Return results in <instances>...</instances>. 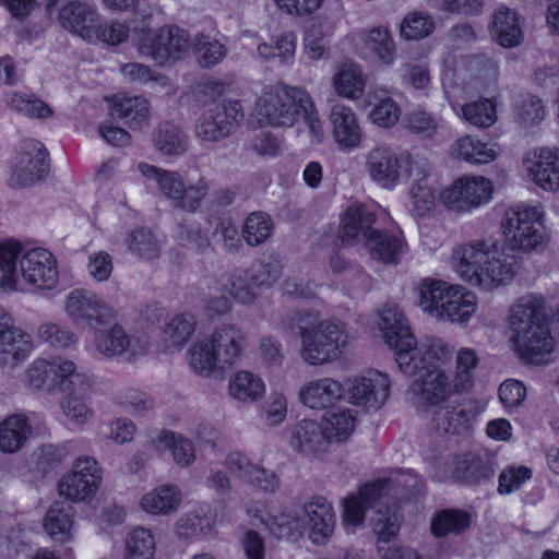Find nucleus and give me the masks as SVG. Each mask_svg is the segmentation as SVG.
I'll list each match as a JSON object with an SVG mask.
<instances>
[{
  "mask_svg": "<svg viewBox=\"0 0 559 559\" xmlns=\"http://www.w3.org/2000/svg\"><path fill=\"white\" fill-rule=\"evenodd\" d=\"M451 348L440 338L426 337L419 342V347L413 354H400L399 369L415 380L409 392L420 406H437L453 394H460L462 381H455L452 374L440 365L451 359Z\"/></svg>",
  "mask_w": 559,
  "mask_h": 559,
  "instance_id": "obj_1",
  "label": "nucleus"
},
{
  "mask_svg": "<svg viewBox=\"0 0 559 559\" xmlns=\"http://www.w3.org/2000/svg\"><path fill=\"white\" fill-rule=\"evenodd\" d=\"M516 260L506 254L492 239L457 246L452 251V267L465 282L491 290L515 275Z\"/></svg>",
  "mask_w": 559,
  "mask_h": 559,
  "instance_id": "obj_2",
  "label": "nucleus"
},
{
  "mask_svg": "<svg viewBox=\"0 0 559 559\" xmlns=\"http://www.w3.org/2000/svg\"><path fill=\"white\" fill-rule=\"evenodd\" d=\"M510 326L515 350L531 364H540L549 355L555 341L543 297L527 295L520 298L510 309Z\"/></svg>",
  "mask_w": 559,
  "mask_h": 559,
  "instance_id": "obj_3",
  "label": "nucleus"
},
{
  "mask_svg": "<svg viewBox=\"0 0 559 559\" xmlns=\"http://www.w3.org/2000/svg\"><path fill=\"white\" fill-rule=\"evenodd\" d=\"M289 331L299 330L300 357L309 366H323L338 359L349 343V334L343 322L323 320L314 323L308 312H293L282 321Z\"/></svg>",
  "mask_w": 559,
  "mask_h": 559,
  "instance_id": "obj_4",
  "label": "nucleus"
},
{
  "mask_svg": "<svg viewBox=\"0 0 559 559\" xmlns=\"http://www.w3.org/2000/svg\"><path fill=\"white\" fill-rule=\"evenodd\" d=\"M246 347V335L234 324H224L194 342L188 350L191 369L201 377L222 374L236 365Z\"/></svg>",
  "mask_w": 559,
  "mask_h": 559,
  "instance_id": "obj_5",
  "label": "nucleus"
},
{
  "mask_svg": "<svg viewBox=\"0 0 559 559\" xmlns=\"http://www.w3.org/2000/svg\"><path fill=\"white\" fill-rule=\"evenodd\" d=\"M138 170L144 178L156 182L158 191L173 207L187 213H194L200 209L211 188L205 177L187 183L178 171L163 169L147 163H140Z\"/></svg>",
  "mask_w": 559,
  "mask_h": 559,
  "instance_id": "obj_6",
  "label": "nucleus"
},
{
  "mask_svg": "<svg viewBox=\"0 0 559 559\" xmlns=\"http://www.w3.org/2000/svg\"><path fill=\"white\" fill-rule=\"evenodd\" d=\"M544 211L539 205H521L504 212L501 229L508 248L530 252L544 241Z\"/></svg>",
  "mask_w": 559,
  "mask_h": 559,
  "instance_id": "obj_7",
  "label": "nucleus"
},
{
  "mask_svg": "<svg viewBox=\"0 0 559 559\" xmlns=\"http://www.w3.org/2000/svg\"><path fill=\"white\" fill-rule=\"evenodd\" d=\"M308 92L297 86L266 87L255 102L259 122L273 127L290 128L299 119L300 107L307 103Z\"/></svg>",
  "mask_w": 559,
  "mask_h": 559,
  "instance_id": "obj_8",
  "label": "nucleus"
},
{
  "mask_svg": "<svg viewBox=\"0 0 559 559\" xmlns=\"http://www.w3.org/2000/svg\"><path fill=\"white\" fill-rule=\"evenodd\" d=\"M63 311L76 326L96 330L115 317L114 308L97 293L75 288L64 298Z\"/></svg>",
  "mask_w": 559,
  "mask_h": 559,
  "instance_id": "obj_9",
  "label": "nucleus"
},
{
  "mask_svg": "<svg viewBox=\"0 0 559 559\" xmlns=\"http://www.w3.org/2000/svg\"><path fill=\"white\" fill-rule=\"evenodd\" d=\"M243 118L237 100L214 104L195 120V138L203 143H218L233 134Z\"/></svg>",
  "mask_w": 559,
  "mask_h": 559,
  "instance_id": "obj_10",
  "label": "nucleus"
},
{
  "mask_svg": "<svg viewBox=\"0 0 559 559\" xmlns=\"http://www.w3.org/2000/svg\"><path fill=\"white\" fill-rule=\"evenodd\" d=\"M190 35L177 26H164L154 33H147L138 43V50L158 64L168 60L182 59L192 49Z\"/></svg>",
  "mask_w": 559,
  "mask_h": 559,
  "instance_id": "obj_11",
  "label": "nucleus"
},
{
  "mask_svg": "<svg viewBox=\"0 0 559 559\" xmlns=\"http://www.w3.org/2000/svg\"><path fill=\"white\" fill-rule=\"evenodd\" d=\"M492 183L483 176H463L440 193V201L454 212H468L491 200Z\"/></svg>",
  "mask_w": 559,
  "mask_h": 559,
  "instance_id": "obj_12",
  "label": "nucleus"
},
{
  "mask_svg": "<svg viewBox=\"0 0 559 559\" xmlns=\"http://www.w3.org/2000/svg\"><path fill=\"white\" fill-rule=\"evenodd\" d=\"M483 412L480 403L472 397L452 401L433 412L430 427L438 435H465Z\"/></svg>",
  "mask_w": 559,
  "mask_h": 559,
  "instance_id": "obj_13",
  "label": "nucleus"
},
{
  "mask_svg": "<svg viewBox=\"0 0 559 559\" xmlns=\"http://www.w3.org/2000/svg\"><path fill=\"white\" fill-rule=\"evenodd\" d=\"M390 386L389 376L378 370H369L346 381L349 402L367 411H378L385 404Z\"/></svg>",
  "mask_w": 559,
  "mask_h": 559,
  "instance_id": "obj_14",
  "label": "nucleus"
},
{
  "mask_svg": "<svg viewBox=\"0 0 559 559\" xmlns=\"http://www.w3.org/2000/svg\"><path fill=\"white\" fill-rule=\"evenodd\" d=\"M49 170L48 152L34 140L26 141L15 156L9 177L12 187H29L40 181Z\"/></svg>",
  "mask_w": 559,
  "mask_h": 559,
  "instance_id": "obj_15",
  "label": "nucleus"
},
{
  "mask_svg": "<svg viewBox=\"0 0 559 559\" xmlns=\"http://www.w3.org/2000/svg\"><path fill=\"white\" fill-rule=\"evenodd\" d=\"M102 483V468L92 457L78 459L72 471L58 484L60 496L73 502L84 501L95 495Z\"/></svg>",
  "mask_w": 559,
  "mask_h": 559,
  "instance_id": "obj_16",
  "label": "nucleus"
},
{
  "mask_svg": "<svg viewBox=\"0 0 559 559\" xmlns=\"http://www.w3.org/2000/svg\"><path fill=\"white\" fill-rule=\"evenodd\" d=\"M20 273L26 284L38 290H51L59 281L57 260L44 248H34L22 254Z\"/></svg>",
  "mask_w": 559,
  "mask_h": 559,
  "instance_id": "obj_17",
  "label": "nucleus"
},
{
  "mask_svg": "<svg viewBox=\"0 0 559 559\" xmlns=\"http://www.w3.org/2000/svg\"><path fill=\"white\" fill-rule=\"evenodd\" d=\"M498 468L496 453L487 450L466 452L453 456L451 476L455 481L479 485L491 480Z\"/></svg>",
  "mask_w": 559,
  "mask_h": 559,
  "instance_id": "obj_18",
  "label": "nucleus"
},
{
  "mask_svg": "<svg viewBox=\"0 0 559 559\" xmlns=\"http://www.w3.org/2000/svg\"><path fill=\"white\" fill-rule=\"evenodd\" d=\"M408 171L413 179L409 190L413 211L417 216L425 217L433 211L437 201L438 187L432 167L427 159L416 157L411 160Z\"/></svg>",
  "mask_w": 559,
  "mask_h": 559,
  "instance_id": "obj_19",
  "label": "nucleus"
},
{
  "mask_svg": "<svg viewBox=\"0 0 559 559\" xmlns=\"http://www.w3.org/2000/svg\"><path fill=\"white\" fill-rule=\"evenodd\" d=\"M379 328L384 342L394 352L396 362L400 354L409 355L413 354L415 348L419 347V343L405 323V318L393 306H386L381 310Z\"/></svg>",
  "mask_w": 559,
  "mask_h": 559,
  "instance_id": "obj_20",
  "label": "nucleus"
},
{
  "mask_svg": "<svg viewBox=\"0 0 559 559\" xmlns=\"http://www.w3.org/2000/svg\"><path fill=\"white\" fill-rule=\"evenodd\" d=\"M302 521L309 530V539L316 545L330 540L336 523L332 504L323 497H313L304 504Z\"/></svg>",
  "mask_w": 559,
  "mask_h": 559,
  "instance_id": "obj_21",
  "label": "nucleus"
},
{
  "mask_svg": "<svg viewBox=\"0 0 559 559\" xmlns=\"http://www.w3.org/2000/svg\"><path fill=\"white\" fill-rule=\"evenodd\" d=\"M365 169L373 182L385 189L394 188L401 177L400 159L385 144L376 145L366 154Z\"/></svg>",
  "mask_w": 559,
  "mask_h": 559,
  "instance_id": "obj_22",
  "label": "nucleus"
},
{
  "mask_svg": "<svg viewBox=\"0 0 559 559\" xmlns=\"http://www.w3.org/2000/svg\"><path fill=\"white\" fill-rule=\"evenodd\" d=\"M329 123L332 139L341 151H352L360 146L364 132L350 107L334 105L329 115Z\"/></svg>",
  "mask_w": 559,
  "mask_h": 559,
  "instance_id": "obj_23",
  "label": "nucleus"
},
{
  "mask_svg": "<svg viewBox=\"0 0 559 559\" xmlns=\"http://www.w3.org/2000/svg\"><path fill=\"white\" fill-rule=\"evenodd\" d=\"M98 19L96 9L83 1H71L64 4L58 13V21L64 29L88 43L96 41Z\"/></svg>",
  "mask_w": 559,
  "mask_h": 559,
  "instance_id": "obj_24",
  "label": "nucleus"
},
{
  "mask_svg": "<svg viewBox=\"0 0 559 559\" xmlns=\"http://www.w3.org/2000/svg\"><path fill=\"white\" fill-rule=\"evenodd\" d=\"M34 349L32 336L16 323L0 337V370L11 373Z\"/></svg>",
  "mask_w": 559,
  "mask_h": 559,
  "instance_id": "obj_25",
  "label": "nucleus"
},
{
  "mask_svg": "<svg viewBox=\"0 0 559 559\" xmlns=\"http://www.w3.org/2000/svg\"><path fill=\"white\" fill-rule=\"evenodd\" d=\"M94 345L96 350L106 358L126 356L129 360L144 353V347L136 348L135 342L120 324L106 330H95Z\"/></svg>",
  "mask_w": 559,
  "mask_h": 559,
  "instance_id": "obj_26",
  "label": "nucleus"
},
{
  "mask_svg": "<svg viewBox=\"0 0 559 559\" xmlns=\"http://www.w3.org/2000/svg\"><path fill=\"white\" fill-rule=\"evenodd\" d=\"M401 524V515L394 510L390 514L378 512L376 532L378 534V552L382 559H420L412 548L391 546L390 540L396 536Z\"/></svg>",
  "mask_w": 559,
  "mask_h": 559,
  "instance_id": "obj_27",
  "label": "nucleus"
},
{
  "mask_svg": "<svg viewBox=\"0 0 559 559\" xmlns=\"http://www.w3.org/2000/svg\"><path fill=\"white\" fill-rule=\"evenodd\" d=\"M343 394V384L325 377L305 383L299 391V400L311 409H325L341 401Z\"/></svg>",
  "mask_w": 559,
  "mask_h": 559,
  "instance_id": "obj_28",
  "label": "nucleus"
},
{
  "mask_svg": "<svg viewBox=\"0 0 559 559\" xmlns=\"http://www.w3.org/2000/svg\"><path fill=\"white\" fill-rule=\"evenodd\" d=\"M534 160L527 167L536 186L548 192L559 191V150L539 147L534 151Z\"/></svg>",
  "mask_w": 559,
  "mask_h": 559,
  "instance_id": "obj_29",
  "label": "nucleus"
},
{
  "mask_svg": "<svg viewBox=\"0 0 559 559\" xmlns=\"http://www.w3.org/2000/svg\"><path fill=\"white\" fill-rule=\"evenodd\" d=\"M225 463L231 473L259 490L274 491L278 487V478L275 473L260 465L252 464L241 453H230L226 457Z\"/></svg>",
  "mask_w": 559,
  "mask_h": 559,
  "instance_id": "obj_30",
  "label": "nucleus"
},
{
  "mask_svg": "<svg viewBox=\"0 0 559 559\" xmlns=\"http://www.w3.org/2000/svg\"><path fill=\"white\" fill-rule=\"evenodd\" d=\"M491 33L502 47L511 48L523 39L522 19L512 9L500 5L492 14Z\"/></svg>",
  "mask_w": 559,
  "mask_h": 559,
  "instance_id": "obj_31",
  "label": "nucleus"
},
{
  "mask_svg": "<svg viewBox=\"0 0 559 559\" xmlns=\"http://www.w3.org/2000/svg\"><path fill=\"white\" fill-rule=\"evenodd\" d=\"M376 221V215L365 205H350L342 221L341 239L345 243H352L359 240L360 237L367 241L376 229L371 226Z\"/></svg>",
  "mask_w": 559,
  "mask_h": 559,
  "instance_id": "obj_32",
  "label": "nucleus"
},
{
  "mask_svg": "<svg viewBox=\"0 0 559 559\" xmlns=\"http://www.w3.org/2000/svg\"><path fill=\"white\" fill-rule=\"evenodd\" d=\"M380 499V488L372 483L362 486L357 495L348 496L344 500V524L353 528L360 525L365 521L366 511Z\"/></svg>",
  "mask_w": 559,
  "mask_h": 559,
  "instance_id": "obj_33",
  "label": "nucleus"
},
{
  "mask_svg": "<svg viewBox=\"0 0 559 559\" xmlns=\"http://www.w3.org/2000/svg\"><path fill=\"white\" fill-rule=\"evenodd\" d=\"M114 118H119L131 129H141L148 124L150 104L142 96L114 98L110 109Z\"/></svg>",
  "mask_w": 559,
  "mask_h": 559,
  "instance_id": "obj_34",
  "label": "nucleus"
},
{
  "mask_svg": "<svg viewBox=\"0 0 559 559\" xmlns=\"http://www.w3.org/2000/svg\"><path fill=\"white\" fill-rule=\"evenodd\" d=\"M181 491L174 485L159 486L142 496L141 509L152 515H168L181 503Z\"/></svg>",
  "mask_w": 559,
  "mask_h": 559,
  "instance_id": "obj_35",
  "label": "nucleus"
},
{
  "mask_svg": "<svg viewBox=\"0 0 559 559\" xmlns=\"http://www.w3.org/2000/svg\"><path fill=\"white\" fill-rule=\"evenodd\" d=\"M451 153L454 157L471 164H488L498 157L499 150L496 144L464 135L453 143Z\"/></svg>",
  "mask_w": 559,
  "mask_h": 559,
  "instance_id": "obj_36",
  "label": "nucleus"
},
{
  "mask_svg": "<svg viewBox=\"0 0 559 559\" xmlns=\"http://www.w3.org/2000/svg\"><path fill=\"white\" fill-rule=\"evenodd\" d=\"M326 442L322 427L314 420H300L292 431V447L305 454L324 451Z\"/></svg>",
  "mask_w": 559,
  "mask_h": 559,
  "instance_id": "obj_37",
  "label": "nucleus"
},
{
  "mask_svg": "<svg viewBox=\"0 0 559 559\" xmlns=\"http://www.w3.org/2000/svg\"><path fill=\"white\" fill-rule=\"evenodd\" d=\"M454 286L438 280L426 278L419 287V306L430 316L440 319Z\"/></svg>",
  "mask_w": 559,
  "mask_h": 559,
  "instance_id": "obj_38",
  "label": "nucleus"
},
{
  "mask_svg": "<svg viewBox=\"0 0 559 559\" xmlns=\"http://www.w3.org/2000/svg\"><path fill=\"white\" fill-rule=\"evenodd\" d=\"M32 433L28 419L21 414H14L0 423V450L13 453L20 450Z\"/></svg>",
  "mask_w": 559,
  "mask_h": 559,
  "instance_id": "obj_39",
  "label": "nucleus"
},
{
  "mask_svg": "<svg viewBox=\"0 0 559 559\" xmlns=\"http://www.w3.org/2000/svg\"><path fill=\"white\" fill-rule=\"evenodd\" d=\"M197 319L189 312L174 316L163 328V343L167 349H181L195 331Z\"/></svg>",
  "mask_w": 559,
  "mask_h": 559,
  "instance_id": "obj_40",
  "label": "nucleus"
},
{
  "mask_svg": "<svg viewBox=\"0 0 559 559\" xmlns=\"http://www.w3.org/2000/svg\"><path fill=\"white\" fill-rule=\"evenodd\" d=\"M254 288L257 287L251 283L245 270L223 274L215 280L216 290H227L229 296L243 305H250L257 300L258 294Z\"/></svg>",
  "mask_w": 559,
  "mask_h": 559,
  "instance_id": "obj_41",
  "label": "nucleus"
},
{
  "mask_svg": "<svg viewBox=\"0 0 559 559\" xmlns=\"http://www.w3.org/2000/svg\"><path fill=\"white\" fill-rule=\"evenodd\" d=\"M73 514L71 507L63 502H55L44 520V528L56 542L66 543L72 538Z\"/></svg>",
  "mask_w": 559,
  "mask_h": 559,
  "instance_id": "obj_42",
  "label": "nucleus"
},
{
  "mask_svg": "<svg viewBox=\"0 0 559 559\" xmlns=\"http://www.w3.org/2000/svg\"><path fill=\"white\" fill-rule=\"evenodd\" d=\"M367 238L366 246L372 259L383 263H397L405 249V243L397 237L374 230Z\"/></svg>",
  "mask_w": 559,
  "mask_h": 559,
  "instance_id": "obj_43",
  "label": "nucleus"
},
{
  "mask_svg": "<svg viewBox=\"0 0 559 559\" xmlns=\"http://www.w3.org/2000/svg\"><path fill=\"white\" fill-rule=\"evenodd\" d=\"M476 308L475 294L462 286H454L450 298L445 300V308L441 320L465 323L475 313Z\"/></svg>",
  "mask_w": 559,
  "mask_h": 559,
  "instance_id": "obj_44",
  "label": "nucleus"
},
{
  "mask_svg": "<svg viewBox=\"0 0 559 559\" xmlns=\"http://www.w3.org/2000/svg\"><path fill=\"white\" fill-rule=\"evenodd\" d=\"M22 252V245L14 239L0 240V288L14 290L19 278L16 261Z\"/></svg>",
  "mask_w": 559,
  "mask_h": 559,
  "instance_id": "obj_45",
  "label": "nucleus"
},
{
  "mask_svg": "<svg viewBox=\"0 0 559 559\" xmlns=\"http://www.w3.org/2000/svg\"><path fill=\"white\" fill-rule=\"evenodd\" d=\"M228 393L240 402H254L265 393L261 378L249 371H238L228 383Z\"/></svg>",
  "mask_w": 559,
  "mask_h": 559,
  "instance_id": "obj_46",
  "label": "nucleus"
},
{
  "mask_svg": "<svg viewBox=\"0 0 559 559\" xmlns=\"http://www.w3.org/2000/svg\"><path fill=\"white\" fill-rule=\"evenodd\" d=\"M451 106L460 117L477 128H489L497 120L496 105L487 98Z\"/></svg>",
  "mask_w": 559,
  "mask_h": 559,
  "instance_id": "obj_47",
  "label": "nucleus"
},
{
  "mask_svg": "<svg viewBox=\"0 0 559 559\" xmlns=\"http://www.w3.org/2000/svg\"><path fill=\"white\" fill-rule=\"evenodd\" d=\"M215 523V514L211 511H203L183 514L177 522L176 533L179 538H198L210 534Z\"/></svg>",
  "mask_w": 559,
  "mask_h": 559,
  "instance_id": "obj_48",
  "label": "nucleus"
},
{
  "mask_svg": "<svg viewBox=\"0 0 559 559\" xmlns=\"http://www.w3.org/2000/svg\"><path fill=\"white\" fill-rule=\"evenodd\" d=\"M380 488V498L392 495L396 498H407L419 491V479L417 474L408 472H399L388 478H381L376 481Z\"/></svg>",
  "mask_w": 559,
  "mask_h": 559,
  "instance_id": "obj_49",
  "label": "nucleus"
},
{
  "mask_svg": "<svg viewBox=\"0 0 559 559\" xmlns=\"http://www.w3.org/2000/svg\"><path fill=\"white\" fill-rule=\"evenodd\" d=\"M157 151L164 155H181L188 148V140L182 130L171 123L160 124L153 138Z\"/></svg>",
  "mask_w": 559,
  "mask_h": 559,
  "instance_id": "obj_50",
  "label": "nucleus"
},
{
  "mask_svg": "<svg viewBox=\"0 0 559 559\" xmlns=\"http://www.w3.org/2000/svg\"><path fill=\"white\" fill-rule=\"evenodd\" d=\"M9 108L28 118L44 119L52 115V109L34 95L9 92L4 95Z\"/></svg>",
  "mask_w": 559,
  "mask_h": 559,
  "instance_id": "obj_51",
  "label": "nucleus"
},
{
  "mask_svg": "<svg viewBox=\"0 0 559 559\" xmlns=\"http://www.w3.org/2000/svg\"><path fill=\"white\" fill-rule=\"evenodd\" d=\"M356 419L350 409H338L324 416L321 426L328 442H341L347 439L355 429Z\"/></svg>",
  "mask_w": 559,
  "mask_h": 559,
  "instance_id": "obj_52",
  "label": "nucleus"
},
{
  "mask_svg": "<svg viewBox=\"0 0 559 559\" xmlns=\"http://www.w3.org/2000/svg\"><path fill=\"white\" fill-rule=\"evenodd\" d=\"M157 442L171 451L175 462L180 466H189L195 461V449L192 442L182 435L169 430H163L157 437Z\"/></svg>",
  "mask_w": 559,
  "mask_h": 559,
  "instance_id": "obj_53",
  "label": "nucleus"
},
{
  "mask_svg": "<svg viewBox=\"0 0 559 559\" xmlns=\"http://www.w3.org/2000/svg\"><path fill=\"white\" fill-rule=\"evenodd\" d=\"M365 49L384 66H390L394 61L395 46L390 32L384 27H376L368 32Z\"/></svg>",
  "mask_w": 559,
  "mask_h": 559,
  "instance_id": "obj_54",
  "label": "nucleus"
},
{
  "mask_svg": "<svg viewBox=\"0 0 559 559\" xmlns=\"http://www.w3.org/2000/svg\"><path fill=\"white\" fill-rule=\"evenodd\" d=\"M333 85L338 95L349 99H357L364 93L365 80L358 67L349 64L334 75Z\"/></svg>",
  "mask_w": 559,
  "mask_h": 559,
  "instance_id": "obj_55",
  "label": "nucleus"
},
{
  "mask_svg": "<svg viewBox=\"0 0 559 559\" xmlns=\"http://www.w3.org/2000/svg\"><path fill=\"white\" fill-rule=\"evenodd\" d=\"M127 559H153L155 538L151 530L135 527L126 537Z\"/></svg>",
  "mask_w": 559,
  "mask_h": 559,
  "instance_id": "obj_56",
  "label": "nucleus"
},
{
  "mask_svg": "<svg viewBox=\"0 0 559 559\" xmlns=\"http://www.w3.org/2000/svg\"><path fill=\"white\" fill-rule=\"evenodd\" d=\"M471 524L469 514L460 510H444L431 522V532L441 537L449 534H460Z\"/></svg>",
  "mask_w": 559,
  "mask_h": 559,
  "instance_id": "obj_57",
  "label": "nucleus"
},
{
  "mask_svg": "<svg viewBox=\"0 0 559 559\" xmlns=\"http://www.w3.org/2000/svg\"><path fill=\"white\" fill-rule=\"evenodd\" d=\"M37 336L56 349H66L78 343V336L70 328L52 321L43 322L38 326Z\"/></svg>",
  "mask_w": 559,
  "mask_h": 559,
  "instance_id": "obj_58",
  "label": "nucleus"
},
{
  "mask_svg": "<svg viewBox=\"0 0 559 559\" xmlns=\"http://www.w3.org/2000/svg\"><path fill=\"white\" fill-rule=\"evenodd\" d=\"M404 128L420 138L429 139L437 134L442 126V120L424 109H414L404 120Z\"/></svg>",
  "mask_w": 559,
  "mask_h": 559,
  "instance_id": "obj_59",
  "label": "nucleus"
},
{
  "mask_svg": "<svg viewBox=\"0 0 559 559\" xmlns=\"http://www.w3.org/2000/svg\"><path fill=\"white\" fill-rule=\"evenodd\" d=\"M272 218L262 212L251 213L245 221L242 227V237L251 246L263 243L272 234Z\"/></svg>",
  "mask_w": 559,
  "mask_h": 559,
  "instance_id": "obj_60",
  "label": "nucleus"
},
{
  "mask_svg": "<svg viewBox=\"0 0 559 559\" xmlns=\"http://www.w3.org/2000/svg\"><path fill=\"white\" fill-rule=\"evenodd\" d=\"M514 117L520 127L532 128L545 119L546 108L537 96L525 95L515 106Z\"/></svg>",
  "mask_w": 559,
  "mask_h": 559,
  "instance_id": "obj_61",
  "label": "nucleus"
},
{
  "mask_svg": "<svg viewBox=\"0 0 559 559\" xmlns=\"http://www.w3.org/2000/svg\"><path fill=\"white\" fill-rule=\"evenodd\" d=\"M192 49L199 64L203 68L216 66L226 55L225 47L217 39L204 35L195 36Z\"/></svg>",
  "mask_w": 559,
  "mask_h": 559,
  "instance_id": "obj_62",
  "label": "nucleus"
},
{
  "mask_svg": "<svg viewBox=\"0 0 559 559\" xmlns=\"http://www.w3.org/2000/svg\"><path fill=\"white\" fill-rule=\"evenodd\" d=\"M51 367L52 381L57 378L60 382L69 380L73 386H78L81 392L88 391L92 386V380L85 373L76 371V366L72 360L56 358L48 361Z\"/></svg>",
  "mask_w": 559,
  "mask_h": 559,
  "instance_id": "obj_63",
  "label": "nucleus"
},
{
  "mask_svg": "<svg viewBox=\"0 0 559 559\" xmlns=\"http://www.w3.org/2000/svg\"><path fill=\"white\" fill-rule=\"evenodd\" d=\"M251 283L255 287H271L282 275V265L274 259L269 258L245 270Z\"/></svg>",
  "mask_w": 559,
  "mask_h": 559,
  "instance_id": "obj_64",
  "label": "nucleus"
}]
</instances>
